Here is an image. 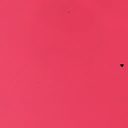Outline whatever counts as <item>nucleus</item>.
<instances>
[{
	"mask_svg": "<svg viewBox=\"0 0 128 128\" xmlns=\"http://www.w3.org/2000/svg\"><path fill=\"white\" fill-rule=\"evenodd\" d=\"M120 66L122 67V66H124V64H120Z\"/></svg>",
	"mask_w": 128,
	"mask_h": 128,
	"instance_id": "obj_1",
	"label": "nucleus"
}]
</instances>
